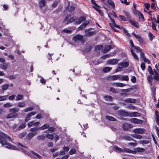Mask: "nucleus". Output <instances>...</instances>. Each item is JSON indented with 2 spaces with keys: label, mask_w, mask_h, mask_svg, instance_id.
Masks as SVG:
<instances>
[{
  "label": "nucleus",
  "mask_w": 159,
  "mask_h": 159,
  "mask_svg": "<svg viewBox=\"0 0 159 159\" xmlns=\"http://www.w3.org/2000/svg\"><path fill=\"white\" fill-rule=\"evenodd\" d=\"M7 139L10 140H11V138L9 136L2 132H0V143L2 145L3 147L9 149H16V147L7 142Z\"/></svg>",
  "instance_id": "1"
},
{
  "label": "nucleus",
  "mask_w": 159,
  "mask_h": 159,
  "mask_svg": "<svg viewBox=\"0 0 159 159\" xmlns=\"http://www.w3.org/2000/svg\"><path fill=\"white\" fill-rule=\"evenodd\" d=\"M19 109L17 108L14 107L10 108L9 109L10 113L7 114L3 119L4 120H5L6 119L15 118L16 117L18 114L17 112H18Z\"/></svg>",
  "instance_id": "2"
},
{
  "label": "nucleus",
  "mask_w": 159,
  "mask_h": 159,
  "mask_svg": "<svg viewBox=\"0 0 159 159\" xmlns=\"http://www.w3.org/2000/svg\"><path fill=\"white\" fill-rule=\"evenodd\" d=\"M73 39L75 42L80 41L81 43H84L85 42V40L83 39V36L80 34H77L74 37Z\"/></svg>",
  "instance_id": "3"
},
{
  "label": "nucleus",
  "mask_w": 159,
  "mask_h": 159,
  "mask_svg": "<svg viewBox=\"0 0 159 159\" xmlns=\"http://www.w3.org/2000/svg\"><path fill=\"white\" fill-rule=\"evenodd\" d=\"M145 151L144 149L141 148H137L134 149V150H131L129 149V153H131L134 154L138 152H143Z\"/></svg>",
  "instance_id": "4"
},
{
  "label": "nucleus",
  "mask_w": 159,
  "mask_h": 159,
  "mask_svg": "<svg viewBox=\"0 0 159 159\" xmlns=\"http://www.w3.org/2000/svg\"><path fill=\"white\" fill-rule=\"evenodd\" d=\"M114 148L116 150V152H125L129 153V148H124L122 149L121 148H119L117 146H114Z\"/></svg>",
  "instance_id": "5"
},
{
  "label": "nucleus",
  "mask_w": 159,
  "mask_h": 159,
  "mask_svg": "<svg viewBox=\"0 0 159 159\" xmlns=\"http://www.w3.org/2000/svg\"><path fill=\"white\" fill-rule=\"evenodd\" d=\"M145 129H144L137 128L133 130V132L135 134H143L145 131Z\"/></svg>",
  "instance_id": "6"
},
{
  "label": "nucleus",
  "mask_w": 159,
  "mask_h": 159,
  "mask_svg": "<svg viewBox=\"0 0 159 159\" xmlns=\"http://www.w3.org/2000/svg\"><path fill=\"white\" fill-rule=\"evenodd\" d=\"M119 61V59H111L107 60V64L116 65V64Z\"/></svg>",
  "instance_id": "7"
},
{
  "label": "nucleus",
  "mask_w": 159,
  "mask_h": 159,
  "mask_svg": "<svg viewBox=\"0 0 159 159\" xmlns=\"http://www.w3.org/2000/svg\"><path fill=\"white\" fill-rule=\"evenodd\" d=\"M86 19L85 17L84 16H81L79 18L75 20V24H79L83 21H85Z\"/></svg>",
  "instance_id": "8"
},
{
  "label": "nucleus",
  "mask_w": 159,
  "mask_h": 159,
  "mask_svg": "<svg viewBox=\"0 0 159 159\" xmlns=\"http://www.w3.org/2000/svg\"><path fill=\"white\" fill-rule=\"evenodd\" d=\"M130 121L132 123L137 124H141L143 122L142 120L136 118H132L131 119H130Z\"/></svg>",
  "instance_id": "9"
},
{
  "label": "nucleus",
  "mask_w": 159,
  "mask_h": 159,
  "mask_svg": "<svg viewBox=\"0 0 159 159\" xmlns=\"http://www.w3.org/2000/svg\"><path fill=\"white\" fill-rule=\"evenodd\" d=\"M122 127L124 130H128L132 128V126L129 124L125 123L123 125Z\"/></svg>",
  "instance_id": "10"
},
{
  "label": "nucleus",
  "mask_w": 159,
  "mask_h": 159,
  "mask_svg": "<svg viewBox=\"0 0 159 159\" xmlns=\"http://www.w3.org/2000/svg\"><path fill=\"white\" fill-rule=\"evenodd\" d=\"M36 113L35 112H31L30 113L28 114L26 116V117L25 119V122L28 121L30 120V117L32 116H33Z\"/></svg>",
  "instance_id": "11"
},
{
  "label": "nucleus",
  "mask_w": 159,
  "mask_h": 159,
  "mask_svg": "<svg viewBox=\"0 0 159 159\" xmlns=\"http://www.w3.org/2000/svg\"><path fill=\"white\" fill-rule=\"evenodd\" d=\"M112 85L117 87H122L125 86L126 84L116 82L113 83Z\"/></svg>",
  "instance_id": "12"
},
{
  "label": "nucleus",
  "mask_w": 159,
  "mask_h": 159,
  "mask_svg": "<svg viewBox=\"0 0 159 159\" xmlns=\"http://www.w3.org/2000/svg\"><path fill=\"white\" fill-rule=\"evenodd\" d=\"M120 76L119 75H114L109 77V79L111 80H116L118 79L120 80Z\"/></svg>",
  "instance_id": "13"
},
{
  "label": "nucleus",
  "mask_w": 159,
  "mask_h": 159,
  "mask_svg": "<svg viewBox=\"0 0 159 159\" xmlns=\"http://www.w3.org/2000/svg\"><path fill=\"white\" fill-rule=\"evenodd\" d=\"M153 75H154L153 76L154 79L157 81H159V73H158L155 69L154 70Z\"/></svg>",
  "instance_id": "14"
},
{
  "label": "nucleus",
  "mask_w": 159,
  "mask_h": 159,
  "mask_svg": "<svg viewBox=\"0 0 159 159\" xmlns=\"http://www.w3.org/2000/svg\"><path fill=\"white\" fill-rule=\"evenodd\" d=\"M133 35L137 39H138L139 41L140 42H142L143 41V39L140 36L139 34H135L134 32L132 33Z\"/></svg>",
  "instance_id": "15"
},
{
  "label": "nucleus",
  "mask_w": 159,
  "mask_h": 159,
  "mask_svg": "<svg viewBox=\"0 0 159 159\" xmlns=\"http://www.w3.org/2000/svg\"><path fill=\"white\" fill-rule=\"evenodd\" d=\"M36 134V133H29L26 137V139L28 140L31 139L32 137Z\"/></svg>",
  "instance_id": "16"
},
{
  "label": "nucleus",
  "mask_w": 159,
  "mask_h": 159,
  "mask_svg": "<svg viewBox=\"0 0 159 159\" xmlns=\"http://www.w3.org/2000/svg\"><path fill=\"white\" fill-rule=\"evenodd\" d=\"M129 115L131 117H138L140 116V114L137 112H133L130 113Z\"/></svg>",
  "instance_id": "17"
},
{
  "label": "nucleus",
  "mask_w": 159,
  "mask_h": 159,
  "mask_svg": "<svg viewBox=\"0 0 159 159\" xmlns=\"http://www.w3.org/2000/svg\"><path fill=\"white\" fill-rule=\"evenodd\" d=\"M112 23L110 24V26L112 27V25H114L115 27H116L120 29H122V27H121L120 25H116V24L115 21L113 20H111Z\"/></svg>",
  "instance_id": "18"
},
{
  "label": "nucleus",
  "mask_w": 159,
  "mask_h": 159,
  "mask_svg": "<svg viewBox=\"0 0 159 159\" xmlns=\"http://www.w3.org/2000/svg\"><path fill=\"white\" fill-rule=\"evenodd\" d=\"M107 2L112 8H115V4L112 0H107Z\"/></svg>",
  "instance_id": "19"
},
{
  "label": "nucleus",
  "mask_w": 159,
  "mask_h": 159,
  "mask_svg": "<svg viewBox=\"0 0 159 159\" xmlns=\"http://www.w3.org/2000/svg\"><path fill=\"white\" fill-rule=\"evenodd\" d=\"M123 13L126 16L127 19L128 20L129 19L131 18V16L129 12L127 11L124 10L123 11Z\"/></svg>",
  "instance_id": "20"
},
{
  "label": "nucleus",
  "mask_w": 159,
  "mask_h": 159,
  "mask_svg": "<svg viewBox=\"0 0 159 159\" xmlns=\"http://www.w3.org/2000/svg\"><path fill=\"white\" fill-rule=\"evenodd\" d=\"M93 7L96 10V11L98 12L100 15H102V11L100 9H99V7H100V6L98 5V6H93Z\"/></svg>",
  "instance_id": "21"
},
{
  "label": "nucleus",
  "mask_w": 159,
  "mask_h": 159,
  "mask_svg": "<svg viewBox=\"0 0 159 159\" xmlns=\"http://www.w3.org/2000/svg\"><path fill=\"white\" fill-rule=\"evenodd\" d=\"M124 101L126 102L133 103L135 102V100L134 99L129 98L125 99Z\"/></svg>",
  "instance_id": "22"
},
{
  "label": "nucleus",
  "mask_w": 159,
  "mask_h": 159,
  "mask_svg": "<svg viewBox=\"0 0 159 159\" xmlns=\"http://www.w3.org/2000/svg\"><path fill=\"white\" fill-rule=\"evenodd\" d=\"M120 80L122 81H128L129 80L128 76L127 75L120 76Z\"/></svg>",
  "instance_id": "23"
},
{
  "label": "nucleus",
  "mask_w": 159,
  "mask_h": 159,
  "mask_svg": "<svg viewBox=\"0 0 159 159\" xmlns=\"http://www.w3.org/2000/svg\"><path fill=\"white\" fill-rule=\"evenodd\" d=\"M152 75H153L151 74L150 75H149L147 77L148 81L151 85H152V82L153 80V78L152 76Z\"/></svg>",
  "instance_id": "24"
},
{
  "label": "nucleus",
  "mask_w": 159,
  "mask_h": 159,
  "mask_svg": "<svg viewBox=\"0 0 159 159\" xmlns=\"http://www.w3.org/2000/svg\"><path fill=\"white\" fill-rule=\"evenodd\" d=\"M122 139L126 141H131L133 140L132 138L129 136H125L122 137Z\"/></svg>",
  "instance_id": "25"
},
{
  "label": "nucleus",
  "mask_w": 159,
  "mask_h": 159,
  "mask_svg": "<svg viewBox=\"0 0 159 159\" xmlns=\"http://www.w3.org/2000/svg\"><path fill=\"white\" fill-rule=\"evenodd\" d=\"M118 65L124 67H127L129 65V63L127 62H124L119 64Z\"/></svg>",
  "instance_id": "26"
},
{
  "label": "nucleus",
  "mask_w": 159,
  "mask_h": 159,
  "mask_svg": "<svg viewBox=\"0 0 159 159\" xmlns=\"http://www.w3.org/2000/svg\"><path fill=\"white\" fill-rule=\"evenodd\" d=\"M132 136L133 138L137 139H140L143 138L142 136L138 134H133L132 135Z\"/></svg>",
  "instance_id": "27"
},
{
  "label": "nucleus",
  "mask_w": 159,
  "mask_h": 159,
  "mask_svg": "<svg viewBox=\"0 0 159 159\" xmlns=\"http://www.w3.org/2000/svg\"><path fill=\"white\" fill-rule=\"evenodd\" d=\"M111 48V45H109L106 47L103 50V51L104 53H107Z\"/></svg>",
  "instance_id": "28"
},
{
  "label": "nucleus",
  "mask_w": 159,
  "mask_h": 159,
  "mask_svg": "<svg viewBox=\"0 0 159 159\" xmlns=\"http://www.w3.org/2000/svg\"><path fill=\"white\" fill-rule=\"evenodd\" d=\"M1 68L4 70H6L8 68V65L7 63H4L1 65Z\"/></svg>",
  "instance_id": "29"
},
{
  "label": "nucleus",
  "mask_w": 159,
  "mask_h": 159,
  "mask_svg": "<svg viewBox=\"0 0 159 159\" xmlns=\"http://www.w3.org/2000/svg\"><path fill=\"white\" fill-rule=\"evenodd\" d=\"M45 0H41L39 2V6L40 7H42L45 6Z\"/></svg>",
  "instance_id": "30"
},
{
  "label": "nucleus",
  "mask_w": 159,
  "mask_h": 159,
  "mask_svg": "<svg viewBox=\"0 0 159 159\" xmlns=\"http://www.w3.org/2000/svg\"><path fill=\"white\" fill-rule=\"evenodd\" d=\"M17 106L20 107H23L25 106V104L24 102H19L18 103Z\"/></svg>",
  "instance_id": "31"
},
{
  "label": "nucleus",
  "mask_w": 159,
  "mask_h": 159,
  "mask_svg": "<svg viewBox=\"0 0 159 159\" xmlns=\"http://www.w3.org/2000/svg\"><path fill=\"white\" fill-rule=\"evenodd\" d=\"M106 118L107 120L110 121H116V119L115 118L113 117L110 116H106Z\"/></svg>",
  "instance_id": "32"
},
{
  "label": "nucleus",
  "mask_w": 159,
  "mask_h": 159,
  "mask_svg": "<svg viewBox=\"0 0 159 159\" xmlns=\"http://www.w3.org/2000/svg\"><path fill=\"white\" fill-rule=\"evenodd\" d=\"M112 68L109 67H105L103 69V70L105 72H107L110 71Z\"/></svg>",
  "instance_id": "33"
},
{
  "label": "nucleus",
  "mask_w": 159,
  "mask_h": 159,
  "mask_svg": "<svg viewBox=\"0 0 159 159\" xmlns=\"http://www.w3.org/2000/svg\"><path fill=\"white\" fill-rule=\"evenodd\" d=\"M9 87V84H5L2 86V89L3 91H5Z\"/></svg>",
  "instance_id": "34"
},
{
  "label": "nucleus",
  "mask_w": 159,
  "mask_h": 159,
  "mask_svg": "<svg viewBox=\"0 0 159 159\" xmlns=\"http://www.w3.org/2000/svg\"><path fill=\"white\" fill-rule=\"evenodd\" d=\"M131 52L132 55H133V57H134V58L135 59H136L137 60H139V57H138V56L136 55L135 53L133 51V50L132 49H131Z\"/></svg>",
  "instance_id": "35"
},
{
  "label": "nucleus",
  "mask_w": 159,
  "mask_h": 159,
  "mask_svg": "<svg viewBox=\"0 0 159 159\" xmlns=\"http://www.w3.org/2000/svg\"><path fill=\"white\" fill-rule=\"evenodd\" d=\"M13 104L10 102H7L3 104V107H12Z\"/></svg>",
  "instance_id": "36"
},
{
  "label": "nucleus",
  "mask_w": 159,
  "mask_h": 159,
  "mask_svg": "<svg viewBox=\"0 0 159 159\" xmlns=\"http://www.w3.org/2000/svg\"><path fill=\"white\" fill-rule=\"evenodd\" d=\"M23 98V95L20 94H18L16 96V100L17 101L22 100Z\"/></svg>",
  "instance_id": "37"
},
{
  "label": "nucleus",
  "mask_w": 159,
  "mask_h": 159,
  "mask_svg": "<svg viewBox=\"0 0 159 159\" xmlns=\"http://www.w3.org/2000/svg\"><path fill=\"white\" fill-rule=\"evenodd\" d=\"M95 32L90 31L87 33L86 34H85V35L86 36L89 37L92 35H93L95 34Z\"/></svg>",
  "instance_id": "38"
},
{
  "label": "nucleus",
  "mask_w": 159,
  "mask_h": 159,
  "mask_svg": "<svg viewBox=\"0 0 159 159\" xmlns=\"http://www.w3.org/2000/svg\"><path fill=\"white\" fill-rule=\"evenodd\" d=\"M7 95L0 96V101H2L6 100L7 99Z\"/></svg>",
  "instance_id": "39"
},
{
  "label": "nucleus",
  "mask_w": 159,
  "mask_h": 159,
  "mask_svg": "<svg viewBox=\"0 0 159 159\" xmlns=\"http://www.w3.org/2000/svg\"><path fill=\"white\" fill-rule=\"evenodd\" d=\"M120 114L122 116H126L129 115L128 112L124 111H120Z\"/></svg>",
  "instance_id": "40"
},
{
  "label": "nucleus",
  "mask_w": 159,
  "mask_h": 159,
  "mask_svg": "<svg viewBox=\"0 0 159 159\" xmlns=\"http://www.w3.org/2000/svg\"><path fill=\"white\" fill-rule=\"evenodd\" d=\"M49 126V125L48 124H46L42 126L40 128V129H41L42 130H43V129H44L48 128Z\"/></svg>",
  "instance_id": "41"
},
{
  "label": "nucleus",
  "mask_w": 159,
  "mask_h": 159,
  "mask_svg": "<svg viewBox=\"0 0 159 159\" xmlns=\"http://www.w3.org/2000/svg\"><path fill=\"white\" fill-rule=\"evenodd\" d=\"M130 22L132 25H134L135 27L138 28L139 26L137 22L134 21H131Z\"/></svg>",
  "instance_id": "42"
},
{
  "label": "nucleus",
  "mask_w": 159,
  "mask_h": 159,
  "mask_svg": "<svg viewBox=\"0 0 159 159\" xmlns=\"http://www.w3.org/2000/svg\"><path fill=\"white\" fill-rule=\"evenodd\" d=\"M46 137L48 139L52 140L53 138V135L52 134H48L46 135Z\"/></svg>",
  "instance_id": "43"
},
{
  "label": "nucleus",
  "mask_w": 159,
  "mask_h": 159,
  "mask_svg": "<svg viewBox=\"0 0 159 159\" xmlns=\"http://www.w3.org/2000/svg\"><path fill=\"white\" fill-rule=\"evenodd\" d=\"M148 71L149 73L151 75H153L154 71H153L151 67L150 66H149L148 67Z\"/></svg>",
  "instance_id": "44"
},
{
  "label": "nucleus",
  "mask_w": 159,
  "mask_h": 159,
  "mask_svg": "<svg viewBox=\"0 0 159 159\" xmlns=\"http://www.w3.org/2000/svg\"><path fill=\"white\" fill-rule=\"evenodd\" d=\"M148 35L150 40L151 41H152L153 39L154 38V36L150 32L148 33Z\"/></svg>",
  "instance_id": "45"
},
{
  "label": "nucleus",
  "mask_w": 159,
  "mask_h": 159,
  "mask_svg": "<svg viewBox=\"0 0 159 159\" xmlns=\"http://www.w3.org/2000/svg\"><path fill=\"white\" fill-rule=\"evenodd\" d=\"M37 139L38 140H43L45 139V136L43 135H40L38 136Z\"/></svg>",
  "instance_id": "46"
},
{
  "label": "nucleus",
  "mask_w": 159,
  "mask_h": 159,
  "mask_svg": "<svg viewBox=\"0 0 159 159\" xmlns=\"http://www.w3.org/2000/svg\"><path fill=\"white\" fill-rule=\"evenodd\" d=\"M136 50V51L137 52H140L142 50L140 49V48L138 47H135L134 48Z\"/></svg>",
  "instance_id": "47"
},
{
  "label": "nucleus",
  "mask_w": 159,
  "mask_h": 159,
  "mask_svg": "<svg viewBox=\"0 0 159 159\" xmlns=\"http://www.w3.org/2000/svg\"><path fill=\"white\" fill-rule=\"evenodd\" d=\"M105 98L107 101H111L112 100V98L110 96H105Z\"/></svg>",
  "instance_id": "48"
},
{
  "label": "nucleus",
  "mask_w": 159,
  "mask_h": 159,
  "mask_svg": "<svg viewBox=\"0 0 159 159\" xmlns=\"http://www.w3.org/2000/svg\"><path fill=\"white\" fill-rule=\"evenodd\" d=\"M110 90L111 91L114 93H118L116 89L112 87L110 88Z\"/></svg>",
  "instance_id": "49"
},
{
  "label": "nucleus",
  "mask_w": 159,
  "mask_h": 159,
  "mask_svg": "<svg viewBox=\"0 0 159 159\" xmlns=\"http://www.w3.org/2000/svg\"><path fill=\"white\" fill-rule=\"evenodd\" d=\"M33 109V107H28L24 110V111L25 112H27L28 111H32Z\"/></svg>",
  "instance_id": "50"
},
{
  "label": "nucleus",
  "mask_w": 159,
  "mask_h": 159,
  "mask_svg": "<svg viewBox=\"0 0 159 159\" xmlns=\"http://www.w3.org/2000/svg\"><path fill=\"white\" fill-rule=\"evenodd\" d=\"M139 143L140 144H147L149 142L148 140H143L139 142Z\"/></svg>",
  "instance_id": "51"
},
{
  "label": "nucleus",
  "mask_w": 159,
  "mask_h": 159,
  "mask_svg": "<svg viewBox=\"0 0 159 159\" xmlns=\"http://www.w3.org/2000/svg\"><path fill=\"white\" fill-rule=\"evenodd\" d=\"M89 22L88 20H85V21L82 24L84 26L86 27L87 25L89 24Z\"/></svg>",
  "instance_id": "52"
},
{
  "label": "nucleus",
  "mask_w": 159,
  "mask_h": 159,
  "mask_svg": "<svg viewBox=\"0 0 159 159\" xmlns=\"http://www.w3.org/2000/svg\"><path fill=\"white\" fill-rule=\"evenodd\" d=\"M85 28V27L82 24L77 29V30H83Z\"/></svg>",
  "instance_id": "53"
},
{
  "label": "nucleus",
  "mask_w": 159,
  "mask_h": 159,
  "mask_svg": "<svg viewBox=\"0 0 159 159\" xmlns=\"http://www.w3.org/2000/svg\"><path fill=\"white\" fill-rule=\"evenodd\" d=\"M144 6L146 9L148 11L150 7V4L149 3H145L144 4Z\"/></svg>",
  "instance_id": "54"
},
{
  "label": "nucleus",
  "mask_w": 159,
  "mask_h": 159,
  "mask_svg": "<svg viewBox=\"0 0 159 159\" xmlns=\"http://www.w3.org/2000/svg\"><path fill=\"white\" fill-rule=\"evenodd\" d=\"M75 18L74 17H73L72 18H70L68 20L67 22V24L74 22L75 20Z\"/></svg>",
  "instance_id": "55"
},
{
  "label": "nucleus",
  "mask_w": 159,
  "mask_h": 159,
  "mask_svg": "<svg viewBox=\"0 0 159 159\" xmlns=\"http://www.w3.org/2000/svg\"><path fill=\"white\" fill-rule=\"evenodd\" d=\"M119 17L123 21H126V19L125 16L120 15L119 16Z\"/></svg>",
  "instance_id": "56"
},
{
  "label": "nucleus",
  "mask_w": 159,
  "mask_h": 159,
  "mask_svg": "<svg viewBox=\"0 0 159 159\" xmlns=\"http://www.w3.org/2000/svg\"><path fill=\"white\" fill-rule=\"evenodd\" d=\"M62 32L66 33H70L71 32L70 30H69L66 29L63 30L62 31Z\"/></svg>",
  "instance_id": "57"
},
{
  "label": "nucleus",
  "mask_w": 159,
  "mask_h": 159,
  "mask_svg": "<svg viewBox=\"0 0 159 159\" xmlns=\"http://www.w3.org/2000/svg\"><path fill=\"white\" fill-rule=\"evenodd\" d=\"M155 112L156 114L155 119L159 118V113L158 111L155 110Z\"/></svg>",
  "instance_id": "58"
},
{
  "label": "nucleus",
  "mask_w": 159,
  "mask_h": 159,
  "mask_svg": "<svg viewBox=\"0 0 159 159\" xmlns=\"http://www.w3.org/2000/svg\"><path fill=\"white\" fill-rule=\"evenodd\" d=\"M138 15L140 19L144 18L143 15L139 11H138Z\"/></svg>",
  "instance_id": "59"
},
{
  "label": "nucleus",
  "mask_w": 159,
  "mask_h": 159,
  "mask_svg": "<svg viewBox=\"0 0 159 159\" xmlns=\"http://www.w3.org/2000/svg\"><path fill=\"white\" fill-rule=\"evenodd\" d=\"M25 126V124H21L19 127L18 128V129H23L24 128Z\"/></svg>",
  "instance_id": "60"
},
{
  "label": "nucleus",
  "mask_w": 159,
  "mask_h": 159,
  "mask_svg": "<svg viewBox=\"0 0 159 159\" xmlns=\"http://www.w3.org/2000/svg\"><path fill=\"white\" fill-rule=\"evenodd\" d=\"M34 121H32L30 122H29L28 124V126L29 127H31L33 125H34Z\"/></svg>",
  "instance_id": "61"
},
{
  "label": "nucleus",
  "mask_w": 159,
  "mask_h": 159,
  "mask_svg": "<svg viewBox=\"0 0 159 159\" xmlns=\"http://www.w3.org/2000/svg\"><path fill=\"white\" fill-rule=\"evenodd\" d=\"M141 67L142 69L144 70L145 69V64L144 63H143L141 65Z\"/></svg>",
  "instance_id": "62"
},
{
  "label": "nucleus",
  "mask_w": 159,
  "mask_h": 159,
  "mask_svg": "<svg viewBox=\"0 0 159 159\" xmlns=\"http://www.w3.org/2000/svg\"><path fill=\"white\" fill-rule=\"evenodd\" d=\"M140 53V57L143 60L144 58H145L144 53L142 52V51Z\"/></svg>",
  "instance_id": "63"
},
{
  "label": "nucleus",
  "mask_w": 159,
  "mask_h": 159,
  "mask_svg": "<svg viewBox=\"0 0 159 159\" xmlns=\"http://www.w3.org/2000/svg\"><path fill=\"white\" fill-rule=\"evenodd\" d=\"M131 81L133 83H135L136 82V78L135 76H133L131 79Z\"/></svg>",
  "instance_id": "64"
}]
</instances>
